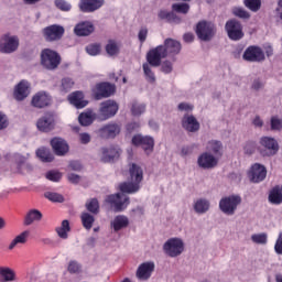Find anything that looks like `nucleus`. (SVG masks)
I'll list each match as a JSON object with an SVG mask.
<instances>
[{
  "instance_id": "nucleus-53",
  "label": "nucleus",
  "mask_w": 282,
  "mask_h": 282,
  "mask_svg": "<svg viewBox=\"0 0 282 282\" xmlns=\"http://www.w3.org/2000/svg\"><path fill=\"white\" fill-rule=\"evenodd\" d=\"M55 6L58 10H62V12H69V10H72V4L65 0H55Z\"/></svg>"
},
{
  "instance_id": "nucleus-39",
  "label": "nucleus",
  "mask_w": 282,
  "mask_h": 282,
  "mask_svg": "<svg viewBox=\"0 0 282 282\" xmlns=\"http://www.w3.org/2000/svg\"><path fill=\"white\" fill-rule=\"evenodd\" d=\"M82 224L86 230H91L94 227V221H96V218L89 213H83L80 216Z\"/></svg>"
},
{
  "instance_id": "nucleus-28",
  "label": "nucleus",
  "mask_w": 282,
  "mask_h": 282,
  "mask_svg": "<svg viewBox=\"0 0 282 282\" xmlns=\"http://www.w3.org/2000/svg\"><path fill=\"white\" fill-rule=\"evenodd\" d=\"M13 96L18 101L25 100L30 96V85L28 82H20L14 88Z\"/></svg>"
},
{
  "instance_id": "nucleus-45",
  "label": "nucleus",
  "mask_w": 282,
  "mask_h": 282,
  "mask_svg": "<svg viewBox=\"0 0 282 282\" xmlns=\"http://www.w3.org/2000/svg\"><path fill=\"white\" fill-rule=\"evenodd\" d=\"M243 3L251 12H259L261 10V0H243Z\"/></svg>"
},
{
  "instance_id": "nucleus-37",
  "label": "nucleus",
  "mask_w": 282,
  "mask_h": 282,
  "mask_svg": "<svg viewBox=\"0 0 282 282\" xmlns=\"http://www.w3.org/2000/svg\"><path fill=\"white\" fill-rule=\"evenodd\" d=\"M28 237H30V231H23L18 235L9 245V250H14L19 243H28Z\"/></svg>"
},
{
  "instance_id": "nucleus-32",
  "label": "nucleus",
  "mask_w": 282,
  "mask_h": 282,
  "mask_svg": "<svg viewBox=\"0 0 282 282\" xmlns=\"http://www.w3.org/2000/svg\"><path fill=\"white\" fill-rule=\"evenodd\" d=\"M159 19L166 21L167 23H182V19L173 11L161 10L159 12Z\"/></svg>"
},
{
  "instance_id": "nucleus-41",
  "label": "nucleus",
  "mask_w": 282,
  "mask_h": 282,
  "mask_svg": "<svg viewBox=\"0 0 282 282\" xmlns=\"http://www.w3.org/2000/svg\"><path fill=\"white\" fill-rule=\"evenodd\" d=\"M0 276L8 282V281H14L17 274L14 273V270L8 268V267H0Z\"/></svg>"
},
{
  "instance_id": "nucleus-27",
  "label": "nucleus",
  "mask_w": 282,
  "mask_h": 282,
  "mask_svg": "<svg viewBox=\"0 0 282 282\" xmlns=\"http://www.w3.org/2000/svg\"><path fill=\"white\" fill-rule=\"evenodd\" d=\"M182 127L189 133H195L199 129V122L193 115H185L182 119Z\"/></svg>"
},
{
  "instance_id": "nucleus-50",
  "label": "nucleus",
  "mask_w": 282,
  "mask_h": 282,
  "mask_svg": "<svg viewBox=\"0 0 282 282\" xmlns=\"http://www.w3.org/2000/svg\"><path fill=\"white\" fill-rule=\"evenodd\" d=\"M251 241L253 243H259V245H265L268 243V235L267 234H254L251 236Z\"/></svg>"
},
{
  "instance_id": "nucleus-62",
  "label": "nucleus",
  "mask_w": 282,
  "mask_h": 282,
  "mask_svg": "<svg viewBox=\"0 0 282 282\" xmlns=\"http://www.w3.org/2000/svg\"><path fill=\"white\" fill-rule=\"evenodd\" d=\"M79 141L82 144H89L91 142V135L89 133H80Z\"/></svg>"
},
{
  "instance_id": "nucleus-43",
  "label": "nucleus",
  "mask_w": 282,
  "mask_h": 282,
  "mask_svg": "<svg viewBox=\"0 0 282 282\" xmlns=\"http://www.w3.org/2000/svg\"><path fill=\"white\" fill-rule=\"evenodd\" d=\"M132 116L139 117L141 113L147 111V105L133 101L130 108Z\"/></svg>"
},
{
  "instance_id": "nucleus-33",
  "label": "nucleus",
  "mask_w": 282,
  "mask_h": 282,
  "mask_svg": "<svg viewBox=\"0 0 282 282\" xmlns=\"http://www.w3.org/2000/svg\"><path fill=\"white\" fill-rule=\"evenodd\" d=\"M70 230L69 220H63L61 226L55 228V232L59 239H68Z\"/></svg>"
},
{
  "instance_id": "nucleus-16",
  "label": "nucleus",
  "mask_w": 282,
  "mask_h": 282,
  "mask_svg": "<svg viewBox=\"0 0 282 282\" xmlns=\"http://www.w3.org/2000/svg\"><path fill=\"white\" fill-rule=\"evenodd\" d=\"M17 50H19V37L4 34L0 40V52L2 54H12Z\"/></svg>"
},
{
  "instance_id": "nucleus-40",
  "label": "nucleus",
  "mask_w": 282,
  "mask_h": 282,
  "mask_svg": "<svg viewBox=\"0 0 282 282\" xmlns=\"http://www.w3.org/2000/svg\"><path fill=\"white\" fill-rule=\"evenodd\" d=\"M142 67L145 80H148V83L151 84L155 83V73H153V69H151V67L153 66L150 65L149 62L147 61V63H143Z\"/></svg>"
},
{
  "instance_id": "nucleus-15",
  "label": "nucleus",
  "mask_w": 282,
  "mask_h": 282,
  "mask_svg": "<svg viewBox=\"0 0 282 282\" xmlns=\"http://www.w3.org/2000/svg\"><path fill=\"white\" fill-rule=\"evenodd\" d=\"M132 144L133 147H141L147 155H149V153H153L155 140L153 139V137H143L142 134H135L134 137H132Z\"/></svg>"
},
{
  "instance_id": "nucleus-14",
  "label": "nucleus",
  "mask_w": 282,
  "mask_h": 282,
  "mask_svg": "<svg viewBox=\"0 0 282 282\" xmlns=\"http://www.w3.org/2000/svg\"><path fill=\"white\" fill-rule=\"evenodd\" d=\"M56 127V118L54 117V112H46L43 117H41L36 122V128L42 133H50V131H54Z\"/></svg>"
},
{
  "instance_id": "nucleus-48",
  "label": "nucleus",
  "mask_w": 282,
  "mask_h": 282,
  "mask_svg": "<svg viewBox=\"0 0 282 282\" xmlns=\"http://www.w3.org/2000/svg\"><path fill=\"white\" fill-rule=\"evenodd\" d=\"M172 10L181 14H188V10H191V6H188V3H174L172 6Z\"/></svg>"
},
{
  "instance_id": "nucleus-58",
  "label": "nucleus",
  "mask_w": 282,
  "mask_h": 282,
  "mask_svg": "<svg viewBox=\"0 0 282 282\" xmlns=\"http://www.w3.org/2000/svg\"><path fill=\"white\" fill-rule=\"evenodd\" d=\"M147 36H149V30L147 28H142L139 31L138 39L140 43H144L147 41Z\"/></svg>"
},
{
  "instance_id": "nucleus-11",
  "label": "nucleus",
  "mask_w": 282,
  "mask_h": 282,
  "mask_svg": "<svg viewBox=\"0 0 282 282\" xmlns=\"http://www.w3.org/2000/svg\"><path fill=\"white\" fill-rule=\"evenodd\" d=\"M163 250L167 257H180L184 252V241L180 238H170L163 245Z\"/></svg>"
},
{
  "instance_id": "nucleus-36",
  "label": "nucleus",
  "mask_w": 282,
  "mask_h": 282,
  "mask_svg": "<svg viewBox=\"0 0 282 282\" xmlns=\"http://www.w3.org/2000/svg\"><path fill=\"white\" fill-rule=\"evenodd\" d=\"M106 53L108 56H118L120 54V43L116 42V40H109L106 45Z\"/></svg>"
},
{
  "instance_id": "nucleus-56",
  "label": "nucleus",
  "mask_w": 282,
  "mask_h": 282,
  "mask_svg": "<svg viewBox=\"0 0 282 282\" xmlns=\"http://www.w3.org/2000/svg\"><path fill=\"white\" fill-rule=\"evenodd\" d=\"M72 87H74V80H72V78L66 77L62 79V91L67 94V91H70Z\"/></svg>"
},
{
  "instance_id": "nucleus-13",
  "label": "nucleus",
  "mask_w": 282,
  "mask_h": 282,
  "mask_svg": "<svg viewBox=\"0 0 282 282\" xmlns=\"http://www.w3.org/2000/svg\"><path fill=\"white\" fill-rule=\"evenodd\" d=\"M118 109H120L118 102H116V100L108 99L100 104L99 116L101 120H109V118H113V116L118 113Z\"/></svg>"
},
{
  "instance_id": "nucleus-42",
  "label": "nucleus",
  "mask_w": 282,
  "mask_h": 282,
  "mask_svg": "<svg viewBox=\"0 0 282 282\" xmlns=\"http://www.w3.org/2000/svg\"><path fill=\"white\" fill-rule=\"evenodd\" d=\"M86 208L88 213L93 215H98L100 213V203H98V198H91L86 203Z\"/></svg>"
},
{
  "instance_id": "nucleus-24",
  "label": "nucleus",
  "mask_w": 282,
  "mask_h": 282,
  "mask_svg": "<svg viewBox=\"0 0 282 282\" xmlns=\"http://www.w3.org/2000/svg\"><path fill=\"white\" fill-rule=\"evenodd\" d=\"M154 270H155V263L143 262L139 265L137 270V279H139L140 281H149Z\"/></svg>"
},
{
  "instance_id": "nucleus-26",
  "label": "nucleus",
  "mask_w": 282,
  "mask_h": 282,
  "mask_svg": "<svg viewBox=\"0 0 282 282\" xmlns=\"http://www.w3.org/2000/svg\"><path fill=\"white\" fill-rule=\"evenodd\" d=\"M68 100L76 109H85V106L89 105V101L85 100V95L80 90L72 93L68 96Z\"/></svg>"
},
{
  "instance_id": "nucleus-17",
  "label": "nucleus",
  "mask_w": 282,
  "mask_h": 282,
  "mask_svg": "<svg viewBox=\"0 0 282 282\" xmlns=\"http://www.w3.org/2000/svg\"><path fill=\"white\" fill-rule=\"evenodd\" d=\"M267 176L268 170L265 169V165H261L260 163H254L253 165H251V169L248 173V177L250 182H253V184H259L260 182H263Z\"/></svg>"
},
{
  "instance_id": "nucleus-51",
  "label": "nucleus",
  "mask_w": 282,
  "mask_h": 282,
  "mask_svg": "<svg viewBox=\"0 0 282 282\" xmlns=\"http://www.w3.org/2000/svg\"><path fill=\"white\" fill-rule=\"evenodd\" d=\"M46 199H50V202H57L58 204H63L65 202V197L58 193L48 192L45 194Z\"/></svg>"
},
{
  "instance_id": "nucleus-12",
  "label": "nucleus",
  "mask_w": 282,
  "mask_h": 282,
  "mask_svg": "<svg viewBox=\"0 0 282 282\" xmlns=\"http://www.w3.org/2000/svg\"><path fill=\"white\" fill-rule=\"evenodd\" d=\"M215 32V24L212 22L200 21L196 25V34L200 41H212Z\"/></svg>"
},
{
  "instance_id": "nucleus-6",
  "label": "nucleus",
  "mask_w": 282,
  "mask_h": 282,
  "mask_svg": "<svg viewBox=\"0 0 282 282\" xmlns=\"http://www.w3.org/2000/svg\"><path fill=\"white\" fill-rule=\"evenodd\" d=\"M241 205V196H225L219 202V208L225 215H235L237 208Z\"/></svg>"
},
{
  "instance_id": "nucleus-44",
  "label": "nucleus",
  "mask_w": 282,
  "mask_h": 282,
  "mask_svg": "<svg viewBox=\"0 0 282 282\" xmlns=\"http://www.w3.org/2000/svg\"><path fill=\"white\" fill-rule=\"evenodd\" d=\"M78 120L82 127H89V124L94 122V116H91L90 112H82Z\"/></svg>"
},
{
  "instance_id": "nucleus-19",
  "label": "nucleus",
  "mask_w": 282,
  "mask_h": 282,
  "mask_svg": "<svg viewBox=\"0 0 282 282\" xmlns=\"http://www.w3.org/2000/svg\"><path fill=\"white\" fill-rule=\"evenodd\" d=\"M120 129V124L116 122H110L101 127L98 130V134L100 135V138H104V140H109L116 138V135H119Z\"/></svg>"
},
{
  "instance_id": "nucleus-52",
  "label": "nucleus",
  "mask_w": 282,
  "mask_h": 282,
  "mask_svg": "<svg viewBox=\"0 0 282 282\" xmlns=\"http://www.w3.org/2000/svg\"><path fill=\"white\" fill-rule=\"evenodd\" d=\"M282 119L279 116L271 117V131H281Z\"/></svg>"
},
{
  "instance_id": "nucleus-20",
  "label": "nucleus",
  "mask_w": 282,
  "mask_h": 282,
  "mask_svg": "<svg viewBox=\"0 0 282 282\" xmlns=\"http://www.w3.org/2000/svg\"><path fill=\"white\" fill-rule=\"evenodd\" d=\"M200 169H215L219 164V159L209 152L202 153L197 159Z\"/></svg>"
},
{
  "instance_id": "nucleus-18",
  "label": "nucleus",
  "mask_w": 282,
  "mask_h": 282,
  "mask_svg": "<svg viewBox=\"0 0 282 282\" xmlns=\"http://www.w3.org/2000/svg\"><path fill=\"white\" fill-rule=\"evenodd\" d=\"M100 162L110 164L120 158V149L116 145L104 147L100 149Z\"/></svg>"
},
{
  "instance_id": "nucleus-23",
  "label": "nucleus",
  "mask_w": 282,
  "mask_h": 282,
  "mask_svg": "<svg viewBox=\"0 0 282 282\" xmlns=\"http://www.w3.org/2000/svg\"><path fill=\"white\" fill-rule=\"evenodd\" d=\"M101 6H105V0H80L78 8L80 12L91 13L96 10H100Z\"/></svg>"
},
{
  "instance_id": "nucleus-22",
  "label": "nucleus",
  "mask_w": 282,
  "mask_h": 282,
  "mask_svg": "<svg viewBox=\"0 0 282 282\" xmlns=\"http://www.w3.org/2000/svg\"><path fill=\"white\" fill-rule=\"evenodd\" d=\"M51 147L55 155L63 156L69 153V144L65 139L55 137L51 140Z\"/></svg>"
},
{
  "instance_id": "nucleus-25",
  "label": "nucleus",
  "mask_w": 282,
  "mask_h": 282,
  "mask_svg": "<svg viewBox=\"0 0 282 282\" xmlns=\"http://www.w3.org/2000/svg\"><path fill=\"white\" fill-rule=\"evenodd\" d=\"M96 26L91 21H82L77 23L74 28L76 36H89L94 34Z\"/></svg>"
},
{
  "instance_id": "nucleus-35",
  "label": "nucleus",
  "mask_w": 282,
  "mask_h": 282,
  "mask_svg": "<svg viewBox=\"0 0 282 282\" xmlns=\"http://www.w3.org/2000/svg\"><path fill=\"white\" fill-rule=\"evenodd\" d=\"M210 203L204 198L196 200V203L194 204V210L195 213H198V215H204V213H208Z\"/></svg>"
},
{
  "instance_id": "nucleus-7",
  "label": "nucleus",
  "mask_w": 282,
  "mask_h": 282,
  "mask_svg": "<svg viewBox=\"0 0 282 282\" xmlns=\"http://www.w3.org/2000/svg\"><path fill=\"white\" fill-rule=\"evenodd\" d=\"M42 36L46 43H55L65 36V28L61 24H51L42 30Z\"/></svg>"
},
{
  "instance_id": "nucleus-10",
  "label": "nucleus",
  "mask_w": 282,
  "mask_h": 282,
  "mask_svg": "<svg viewBox=\"0 0 282 282\" xmlns=\"http://www.w3.org/2000/svg\"><path fill=\"white\" fill-rule=\"evenodd\" d=\"M242 58L247 63H263L265 61V52L260 46L250 45L245 50Z\"/></svg>"
},
{
  "instance_id": "nucleus-30",
  "label": "nucleus",
  "mask_w": 282,
  "mask_h": 282,
  "mask_svg": "<svg viewBox=\"0 0 282 282\" xmlns=\"http://www.w3.org/2000/svg\"><path fill=\"white\" fill-rule=\"evenodd\" d=\"M110 226L115 232H120V230L129 227V218L124 215H118L110 223Z\"/></svg>"
},
{
  "instance_id": "nucleus-21",
  "label": "nucleus",
  "mask_w": 282,
  "mask_h": 282,
  "mask_svg": "<svg viewBox=\"0 0 282 282\" xmlns=\"http://www.w3.org/2000/svg\"><path fill=\"white\" fill-rule=\"evenodd\" d=\"M31 105L36 109H45L52 105V97L45 91H40L32 97Z\"/></svg>"
},
{
  "instance_id": "nucleus-9",
  "label": "nucleus",
  "mask_w": 282,
  "mask_h": 282,
  "mask_svg": "<svg viewBox=\"0 0 282 282\" xmlns=\"http://www.w3.org/2000/svg\"><path fill=\"white\" fill-rule=\"evenodd\" d=\"M106 203L110 204L115 213H122L129 206V197L124 194H111L106 197Z\"/></svg>"
},
{
  "instance_id": "nucleus-2",
  "label": "nucleus",
  "mask_w": 282,
  "mask_h": 282,
  "mask_svg": "<svg viewBox=\"0 0 282 282\" xmlns=\"http://www.w3.org/2000/svg\"><path fill=\"white\" fill-rule=\"evenodd\" d=\"M129 173L131 182L121 183L119 188L121 193L133 195V193H138V191H140V184L142 183V180H144V172L138 164L132 163L130 164Z\"/></svg>"
},
{
  "instance_id": "nucleus-61",
  "label": "nucleus",
  "mask_w": 282,
  "mask_h": 282,
  "mask_svg": "<svg viewBox=\"0 0 282 282\" xmlns=\"http://www.w3.org/2000/svg\"><path fill=\"white\" fill-rule=\"evenodd\" d=\"M274 250L276 254H282V231L279 234V237L274 246Z\"/></svg>"
},
{
  "instance_id": "nucleus-57",
  "label": "nucleus",
  "mask_w": 282,
  "mask_h": 282,
  "mask_svg": "<svg viewBox=\"0 0 282 282\" xmlns=\"http://www.w3.org/2000/svg\"><path fill=\"white\" fill-rule=\"evenodd\" d=\"M161 72L163 74H171L173 72V62L166 59L163 63L161 62Z\"/></svg>"
},
{
  "instance_id": "nucleus-46",
  "label": "nucleus",
  "mask_w": 282,
  "mask_h": 282,
  "mask_svg": "<svg viewBox=\"0 0 282 282\" xmlns=\"http://www.w3.org/2000/svg\"><path fill=\"white\" fill-rule=\"evenodd\" d=\"M101 47L102 46L99 43L88 44L86 46V52L89 54V56H98V54H100Z\"/></svg>"
},
{
  "instance_id": "nucleus-55",
  "label": "nucleus",
  "mask_w": 282,
  "mask_h": 282,
  "mask_svg": "<svg viewBox=\"0 0 282 282\" xmlns=\"http://www.w3.org/2000/svg\"><path fill=\"white\" fill-rule=\"evenodd\" d=\"M69 274H79L80 273V264L77 261L72 260L68 263L67 268Z\"/></svg>"
},
{
  "instance_id": "nucleus-1",
  "label": "nucleus",
  "mask_w": 282,
  "mask_h": 282,
  "mask_svg": "<svg viewBox=\"0 0 282 282\" xmlns=\"http://www.w3.org/2000/svg\"><path fill=\"white\" fill-rule=\"evenodd\" d=\"M182 52V43L177 40L167 37L164 43L151 48L145 58L152 67H160L162 65V59L167 56H177Z\"/></svg>"
},
{
  "instance_id": "nucleus-49",
  "label": "nucleus",
  "mask_w": 282,
  "mask_h": 282,
  "mask_svg": "<svg viewBox=\"0 0 282 282\" xmlns=\"http://www.w3.org/2000/svg\"><path fill=\"white\" fill-rule=\"evenodd\" d=\"M243 151L246 155H252L256 151H259V148L257 147V142L248 141L243 147Z\"/></svg>"
},
{
  "instance_id": "nucleus-31",
  "label": "nucleus",
  "mask_w": 282,
  "mask_h": 282,
  "mask_svg": "<svg viewBox=\"0 0 282 282\" xmlns=\"http://www.w3.org/2000/svg\"><path fill=\"white\" fill-rule=\"evenodd\" d=\"M43 219V213L39 209H30L24 217V226H32L34 221H41Z\"/></svg>"
},
{
  "instance_id": "nucleus-29",
  "label": "nucleus",
  "mask_w": 282,
  "mask_h": 282,
  "mask_svg": "<svg viewBox=\"0 0 282 282\" xmlns=\"http://www.w3.org/2000/svg\"><path fill=\"white\" fill-rule=\"evenodd\" d=\"M206 149L207 153H210L212 155H214V158H217L218 160L219 158H221V155H224V144H221V141H208Z\"/></svg>"
},
{
  "instance_id": "nucleus-34",
  "label": "nucleus",
  "mask_w": 282,
  "mask_h": 282,
  "mask_svg": "<svg viewBox=\"0 0 282 282\" xmlns=\"http://www.w3.org/2000/svg\"><path fill=\"white\" fill-rule=\"evenodd\" d=\"M269 202L270 204H274L275 206L282 204V192L279 186H275L270 191Z\"/></svg>"
},
{
  "instance_id": "nucleus-60",
  "label": "nucleus",
  "mask_w": 282,
  "mask_h": 282,
  "mask_svg": "<svg viewBox=\"0 0 282 282\" xmlns=\"http://www.w3.org/2000/svg\"><path fill=\"white\" fill-rule=\"evenodd\" d=\"M126 129L128 133H133L134 131H138L140 129V122L132 121L127 124Z\"/></svg>"
},
{
  "instance_id": "nucleus-38",
  "label": "nucleus",
  "mask_w": 282,
  "mask_h": 282,
  "mask_svg": "<svg viewBox=\"0 0 282 282\" xmlns=\"http://www.w3.org/2000/svg\"><path fill=\"white\" fill-rule=\"evenodd\" d=\"M36 155L42 162H54V154L47 148L37 149Z\"/></svg>"
},
{
  "instance_id": "nucleus-47",
  "label": "nucleus",
  "mask_w": 282,
  "mask_h": 282,
  "mask_svg": "<svg viewBox=\"0 0 282 282\" xmlns=\"http://www.w3.org/2000/svg\"><path fill=\"white\" fill-rule=\"evenodd\" d=\"M234 17H238V19H250V12L246 11V9L241 7H236L232 9Z\"/></svg>"
},
{
  "instance_id": "nucleus-3",
  "label": "nucleus",
  "mask_w": 282,
  "mask_h": 282,
  "mask_svg": "<svg viewBox=\"0 0 282 282\" xmlns=\"http://www.w3.org/2000/svg\"><path fill=\"white\" fill-rule=\"evenodd\" d=\"M41 65L44 69H48V72H54V69H58V65H61V54L52 48H43L41 51Z\"/></svg>"
},
{
  "instance_id": "nucleus-63",
  "label": "nucleus",
  "mask_w": 282,
  "mask_h": 282,
  "mask_svg": "<svg viewBox=\"0 0 282 282\" xmlns=\"http://www.w3.org/2000/svg\"><path fill=\"white\" fill-rule=\"evenodd\" d=\"M68 166L72 171H83V164L79 161H70Z\"/></svg>"
},
{
  "instance_id": "nucleus-5",
  "label": "nucleus",
  "mask_w": 282,
  "mask_h": 282,
  "mask_svg": "<svg viewBox=\"0 0 282 282\" xmlns=\"http://www.w3.org/2000/svg\"><path fill=\"white\" fill-rule=\"evenodd\" d=\"M258 151L263 158H270L279 153V142L272 137L260 138Z\"/></svg>"
},
{
  "instance_id": "nucleus-4",
  "label": "nucleus",
  "mask_w": 282,
  "mask_h": 282,
  "mask_svg": "<svg viewBox=\"0 0 282 282\" xmlns=\"http://www.w3.org/2000/svg\"><path fill=\"white\" fill-rule=\"evenodd\" d=\"M116 94V85L108 82H100L91 89L94 100H104V98H111Z\"/></svg>"
},
{
  "instance_id": "nucleus-59",
  "label": "nucleus",
  "mask_w": 282,
  "mask_h": 282,
  "mask_svg": "<svg viewBox=\"0 0 282 282\" xmlns=\"http://www.w3.org/2000/svg\"><path fill=\"white\" fill-rule=\"evenodd\" d=\"M10 122L8 121V117L0 112V131H3V129H8V126Z\"/></svg>"
},
{
  "instance_id": "nucleus-64",
  "label": "nucleus",
  "mask_w": 282,
  "mask_h": 282,
  "mask_svg": "<svg viewBox=\"0 0 282 282\" xmlns=\"http://www.w3.org/2000/svg\"><path fill=\"white\" fill-rule=\"evenodd\" d=\"M178 111H193V105L181 102L178 104Z\"/></svg>"
},
{
  "instance_id": "nucleus-54",
  "label": "nucleus",
  "mask_w": 282,
  "mask_h": 282,
  "mask_svg": "<svg viewBox=\"0 0 282 282\" xmlns=\"http://www.w3.org/2000/svg\"><path fill=\"white\" fill-rule=\"evenodd\" d=\"M45 177L46 180H50V182H61L63 175L61 174V172L50 171L45 174Z\"/></svg>"
},
{
  "instance_id": "nucleus-8",
  "label": "nucleus",
  "mask_w": 282,
  "mask_h": 282,
  "mask_svg": "<svg viewBox=\"0 0 282 282\" xmlns=\"http://www.w3.org/2000/svg\"><path fill=\"white\" fill-rule=\"evenodd\" d=\"M225 30L230 41H241L243 39V25L238 20L231 19L226 22Z\"/></svg>"
}]
</instances>
